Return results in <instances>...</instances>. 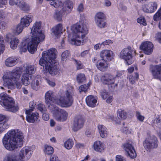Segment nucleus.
Wrapping results in <instances>:
<instances>
[{"mask_svg": "<svg viewBox=\"0 0 161 161\" xmlns=\"http://www.w3.org/2000/svg\"><path fill=\"white\" fill-rule=\"evenodd\" d=\"M21 73V69L20 68H17L14 71L9 73L10 76H8V78L4 80L8 88L14 89L15 87L14 83L16 84L17 89H19L21 87L22 85L19 81Z\"/></svg>", "mask_w": 161, "mask_h": 161, "instance_id": "obj_6", "label": "nucleus"}, {"mask_svg": "<svg viewBox=\"0 0 161 161\" xmlns=\"http://www.w3.org/2000/svg\"><path fill=\"white\" fill-rule=\"evenodd\" d=\"M158 142L157 138L153 136L147 138L143 142V145L146 150L149 152L152 149L157 148Z\"/></svg>", "mask_w": 161, "mask_h": 161, "instance_id": "obj_11", "label": "nucleus"}, {"mask_svg": "<svg viewBox=\"0 0 161 161\" xmlns=\"http://www.w3.org/2000/svg\"><path fill=\"white\" fill-rule=\"evenodd\" d=\"M135 51L133 49L130 47H128L121 50L119 54V57L124 60L128 65H130L133 62L132 57L135 55Z\"/></svg>", "mask_w": 161, "mask_h": 161, "instance_id": "obj_8", "label": "nucleus"}, {"mask_svg": "<svg viewBox=\"0 0 161 161\" xmlns=\"http://www.w3.org/2000/svg\"><path fill=\"white\" fill-rule=\"evenodd\" d=\"M136 117L137 119L141 122H143L145 119L144 116L142 115L141 113L138 111L136 113Z\"/></svg>", "mask_w": 161, "mask_h": 161, "instance_id": "obj_50", "label": "nucleus"}, {"mask_svg": "<svg viewBox=\"0 0 161 161\" xmlns=\"http://www.w3.org/2000/svg\"><path fill=\"white\" fill-rule=\"evenodd\" d=\"M36 69L34 66L28 65L26 66L25 70V73H27L30 75L34 73Z\"/></svg>", "mask_w": 161, "mask_h": 161, "instance_id": "obj_36", "label": "nucleus"}, {"mask_svg": "<svg viewBox=\"0 0 161 161\" xmlns=\"http://www.w3.org/2000/svg\"><path fill=\"white\" fill-rule=\"evenodd\" d=\"M43 151L45 154L48 155L52 154L54 151L52 147L47 145L44 146Z\"/></svg>", "mask_w": 161, "mask_h": 161, "instance_id": "obj_34", "label": "nucleus"}, {"mask_svg": "<svg viewBox=\"0 0 161 161\" xmlns=\"http://www.w3.org/2000/svg\"><path fill=\"white\" fill-rule=\"evenodd\" d=\"M71 33L69 35L72 45L80 46L81 41L88 32L86 25L85 24H76L71 27Z\"/></svg>", "mask_w": 161, "mask_h": 161, "instance_id": "obj_4", "label": "nucleus"}, {"mask_svg": "<svg viewBox=\"0 0 161 161\" xmlns=\"http://www.w3.org/2000/svg\"><path fill=\"white\" fill-rule=\"evenodd\" d=\"M45 80L51 86L54 87L55 86V83L50 79L46 78Z\"/></svg>", "mask_w": 161, "mask_h": 161, "instance_id": "obj_56", "label": "nucleus"}, {"mask_svg": "<svg viewBox=\"0 0 161 161\" xmlns=\"http://www.w3.org/2000/svg\"><path fill=\"white\" fill-rule=\"evenodd\" d=\"M107 98H106L105 100L106 99V102L108 103H110L113 101V97L109 94Z\"/></svg>", "mask_w": 161, "mask_h": 161, "instance_id": "obj_57", "label": "nucleus"}, {"mask_svg": "<svg viewBox=\"0 0 161 161\" xmlns=\"http://www.w3.org/2000/svg\"><path fill=\"white\" fill-rule=\"evenodd\" d=\"M115 161H126L125 159L121 155H117L115 157Z\"/></svg>", "mask_w": 161, "mask_h": 161, "instance_id": "obj_54", "label": "nucleus"}, {"mask_svg": "<svg viewBox=\"0 0 161 161\" xmlns=\"http://www.w3.org/2000/svg\"><path fill=\"white\" fill-rule=\"evenodd\" d=\"M56 52L57 50L53 48L47 52H43L39 61V64L52 75H57L59 71V64L56 59Z\"/></svg>", "mask_w": 161, "mask_h": 161, "instance_id": "obj_1", "label": "nucleus"}, {"mask_svg": "<svg viewBox=\"0 0 161 161\" xmlns=\"http://www.w3.org/2000/svg\"><path fill=\"white\" fill-rule=\"evenodd\" d=\"M114 56V54L111 50H103L100 53V57L102 59L105 61H110L113 60Z\"/></svg>", "mask_w": 161, "mask_h": 161, "instance_id": "obj_17", "label": "nucleus"}, {"mask_svg": "<svg viewBox=\"0 0 161 161\" xmlns=\"http://www.w3.org/2000/svg\"><path fill=\"white\" fill-rule=\"evenodd\" d=\"M23 134L18 130L8 131L2 138V142L4 147L9 151H14L23 146Z\"/></svg>", "mask_w": 161, "mask_h": 161, "instance_id": "obj_3", "label": "nucleus"}, {"mask_svg": "<svg viewBox=\"0 0 161 161\" xmlns=\"http://www.w3.org/2000/svg\"><path fill=\"white\" fill-rule=\"evenodd\" d=\"M85 122L84 118L80 115L76 116L74 119L72 129L74 131H77L84 126Z\"/></svg>", "mask_w": 161, "mask_h": 161, "instance_id": "obj_13", "label": "nucleus"}, {"mask_svg": "<svg viewBox=\"0 0 161 161\" xmlns=\"http://www.w3.org/2000/svg\"><path fill=\"white\" fill-rule=\"evenodd\" d=\"M8 119V117L7 116L0 114V124H2V123L7 122Z\"/></svg>", "mask_w": 161, "mask_h": 161, "instance_id": "obj_47", "label": "nucleus"}, {"mask_svg": "<svg viewBox=\"0 0 161 161\" xmlns=\"http://www.w3.org/2000/svg\"><path fill=\"white\" fill-rule=\"evenodd\" d=\"M50 2V5L55 8H60L63 6V3L58 0H46Z\"/></svg>", "mask_w": 161, "mask_h": 161, "instance_id": "obj_32", "label": "nucleus"}, {"mask_svg": "<svg viewBox=\"0 0 161 161\" xmlns=\"http://www.w3.org/2000/svg\"><path fill=\"white\" fill-rule=\"evenodd\" d=\"M155 37L158 41L161 43V32L157 33L155 36Z\"/></svg>", "mask_w": 161, "mask_h": 161, "instance_id": "obj_62", "label": "nucleus"}, {"mask_svg": "<svg viewBox=\"0 0 161 161\" xmlns=\"http://www.w3.org/2000/svg\"><path fill=\"white\" fill-rule=\"evenodd\" d=\"M95 22L97 26L100 28H104L107 26V24L105 21V19L97 20Z\"/></svg>", "mask_w": 161, "mask_h": 161, "instance_id": "obj_38", "label": "nucleus"}, {"mask_svg": "<svg viewBox=\"0 0 161 161\" xmlns=\"http://www.w3.org/2000/svg\"><path fill=\"white\" fill-rule=\"evenodd\" d=\"M25 113L26 114V119L29 122L34 123L38 118L39 114L37 113H31L30 110H26Z\"/></svg>", "mask_w": 161, "mask_h": 161, "instance_id": "obj_21", "label": "nucleus"}, {"mask_svg": "<svg viewBox=\"0 0 161 161\" xmlns=\"http://www.w3.org/2000/svg\"><path fill=\"white\" fill-rule=\"evenodd\" d=\"M42 118L43 120L45 121H47L49 119V114L45 112H44L43 113Z\"/></svg>", "mask_w": 161, "mask_h": 161, "instance_id": "obj_61", "label": "nucleus"}, {"mask_svg": "<svg viewBox=\"0 0 161 161\" xmlns=\"http://www.w3.org/2000/svg\"><path fill=\"white\" fill-rule=\"evenodd\" d=\"M34 150V147L33 146L23 147L19 151V158L21 161L27 160L31 157Z\"/></svg>", "mask_w": 161, "mask_h": 161, "instance_id": "obj_12", "label": "nucleus"}, {"mask_svg": "<svg viewBox=\"0 0 161 161\" xmlns=\"http://www.w3.org/2000/svg\"><path fill=\"white\" fill-rule=\"evenodd\" d=\"M98 131L101 136L103 138H106L108 134L107 128L102 125L99 124L97 125Z\"/></svg>", "mask_w": 161, "mask_h": 161, "instance_id": "obj_26", "label": "nucleus"}, {"mask_svg": "<svg viewBox=\"0 0 161 161\" xmlns=\"http://www.w3.org/2000/svg\"><path fill=\"white\" fill-rule=\"evenodd\" d=\"M73 88L71 86H68L64 93V95L60 97L57 100V104L62 107H70L74 102Z\"/></svg>", "mask_w": 161, "mask_h": 161, "instance_id": "obj_7", "label": "nucleus"}, {"mask_svg": "<svg viewBox=\"0 0 161 161\" xmlns=\"http://www.w3.org/2000/svg\"><path fill=\"white\" fill-rule=\"evenodd\" d=\"M149 70L153 78L161 80V64L150 65Z\"/></svg>", "mask_w": 161, "mask_h": 161, "instance_id": "obj_15", "label": "nucleus"}, {"mask_svg": "<svg viewBox=\"0 0 161 161\" xmlns=\"http://www.w3.org/2000/svg\"><path fill=\"white\" fill-rule=\"evenodd\" d=\"M45 100L46 103L48 105L50 109L55 107L52 103H55L57 104V101L58 99H55L53 95V92L52 91H49L45 93Z\"/></svg>", "mask_w": 161, "mask_h": 161, "instance_id": "obj_16", "label": "nucleus"}, {"mask_svg": "<svg viewBox=\"0 0 161 161\" xmlns=\"http://www.w3.org/2000/svg\"><path fill=\"white\" fill-rule=\"evenodd\" d=\"M31 77V75H30L27 73H24L22 75L21 79L22 84L25 86L29 85L30 83L29 80Z\"/></svg>", "mask_w": 161, "mask_h": 161, "instance_id": "obj_29", "label": "nucleus"}, {"mask_svg": "<svg viewBox=\"0 0 161 161\" xmlns=\"http://www.w3.org/2000/svg\"><path fill=\"white\" fill-rule=\"evenodd\" d=\"M50 110L53 114L54 118L56 120L64 122L67 120L68 114L66 111L56 106Z\"/></svg>", "mask_w": 161, "mask_h": 161, "instance_id": "obj_9", "label": "nucleus"}, {"mask_svg": "<svg viewBox=\"0 0 161 161\" xmlns=\"http://www.w3.org/2000/svg\"><path fill=\"white\" fill-rule=\"evenodd\" d=\"M97 66L99 70L102 71H106L108 67V64L106 63L102 62L98 63Z\"/></svg>", "mask_w": 161, "mask_h": 161, "instance_id": "obj_33", "label": "nucleus"}, {"mask_svg": "<svg viewBox=\"0 0 161 161\" xmlns=\"http://www.w3.org/2000/svg\"><path fill=\"white\" fill-rule=\"evenodd\" d=\"M101 80L103 83L107 85L114 84L115 80L114 77L108 73H105L102 76Z\"/></svg>", "mask_w": 161, "mask_h": 161, "instance_id": "obj_20", "label": "nucleus"}, {"mask_svg": "<svg viewBox=\"0 0 161 161\" xmlns=\"http://www.w3.org/2000/svg\"><path fill=\"white\" fill-rule=\"evenodd\" d=\"M64 7L62 8L64 11L66 13V15H68L72 11L74 7L73 2L70 0H67L63 3Z\"/></svg>", "mask_w": 161, "mask_h": 161, "instance_id": "obj_23", "label": "nucleus"}, {"mask_svg": "<svg viewBox=\"0 0 161 161\" xmlns=\"http://www.w3.org/2000/svg\"><path fill=\"white\" fill-rule=\"evenodd\" d=\"M153 19L154 21H157L161 19V7L156 13L154 15Z\"/></svg>", "mask_w": 161, "mask_h": 161, "instance_id": "obj_45", "label": "nucleus"}, {"mask_svg": "<svg viewBox=\"0 0 161 161\" xmlns=\"http://www.w3.org/2000/svg\"><path fill=\"white\" fill-rule=\"evenodd\" d=\"M87 87L86 85H83L81 86L80 87V92H85L87 89Z\"/></svg>", "mask_w": 161, "mask_h": 161, "instance_id": "obj_60", "label": "nucleus"}, {"mask_svg": "<svg viewBox=\"0 0 161 161\" xmlns=\"http://www.w3.org/2000/svg\"><path fill=\"white\" fill-rule=\"evenodd\" d=\"M84 9V5L83 3H80L78 5L76 10L79 13L83 12Z\"/></svg>", "mask_w": 161, "mask_h": 161, "instance_id": "obj_52", "label": "nucleus"}, {"mask_svg": "<svg viewBox=\"0 0 161 161\" xmlns=\"http://www.w3.org/2000/svg\"><path fill=\"white\" fill-rule=\"evenodd\" d=\"M0 104L7 111L15 113L19 109L18 106L15 105L13 98L10 97L6 93L0 94Z\"/></svg>", "mask_w": 161, "mask_h": 161, "instance_id": "obj_5", "label": "nucleus"}, {"mask_svg": "<svg viewBox=\"0 0 161 161\" xmlns=\"http://www.w3.org/2000/svg\"><path fill=\"white\" fill-rule=\"evenodd\" d=\"M117 114L118 118L120 119L124 120L127 118V114L123 110L121 109L118 110Z\"/></svg>", "mask_w": 161, "mask_h": 161, "instance_id": "obj_39", "label": "nucleus"}, {"mask_svg": "<svg viewBox=\"0 0 161 161\" xmlns=\"http://www.w3.org/2000/svg\"><path fill=\"white\" fill-rule=\"evenodd\" d=\"M123 145L127 155L131 158H134L136 157V154L131 141L127 142Z\"/></svg>", "mask_w": 161, "mask_h": 161, "instance_id": "obj_14", "label": "nucleus"}, {"mask_svg": "<svg viewBox=\"0 0 161 161\" xmlns=\"http://www.w3.org/2000/svg\"><path fill=\"white\" fill-rule=\"evenodd\" d=\"M157 4L155 2H151L143 5V11L147 13H152L154 12L157 8Z\"/></svg>", "mask_w": 161, "mask_h": 161, "instance_id": "obj_19", "label": "nucleus"}, {"mask_svg": "<svg viewBox=\"0 0 161 161\" xmlns=\"http://www.w3.org/2000/svg\"><path fill=\"white\" fill-rule=\"evenodd\" d=\"M33 19V17L31 15L28 14L24 16L21 19L20 22L16 27L15 34L19 35L21 33L24 28L29 25Z\"/></svg>", "mask_w": 161, "mask_h": 161, "instance_id": "obj_10", "label": "nucleus"}, {"mask_svg": "<svg viewBox=\"0 0 161 161\" xmlns=\"http://www.w3.org/2000/svg\"><path fill=\"white\" fill-rule=\"evenodd\" d=\"M19 42V39L16 38H12L10 43L11 48L13 49H15L17 47Z\"/></svg>", "mask_w": 161, "mask_h": 161, "instance_id": "obj_37", "label": "nucleus"}, {"mask_svg": "<svg viewBox=\"0 0 161 161\" xmlns=\"http://www.w3.org/2000/svg\"><path fill=\"white\" fill-rule=\"evenodd\" d=\"M74 144L73 141L71 139H69L64 142V147L67 149L69 150L72 148Z\"/></svg>", "mask_w": 161, "mask_h": 161, "instance_id": "obj_35", "label": "nucleus"}, {"mask_svg": "<svg viewBox=\"0 0 161 161\" xmlns=\"http://www.w3.org/2000/svg\"><path fill=\"white\" fill-rule=\"evenodd\" d=\"M121 131L125 133L126 134H129L130 132L128 128L126 127H124L121 129Z\"/></svg>", "mask_w": 161, "mask_h": 161, "instance_id": "obj_64", "label": "nucleus"}, {"mask_svg": "<svg viewBox=\"0 0 161 161\" xmlns=\"http://www.w3.org/2000/svg\"><path fill=\"white\" fill-rule=\"evenodd\" d=\"M2 125H3L1 127L3 131L5 129H8L9 127V125L6 122H5L3 123H2Z\"/></svg>", "mask_w": 161, "mask_h": 161, "instance_id": "obj_63", "label": "nucleus"}, {"mask_svg": "<svg viewBox=\"0 0 161 161\" xmlns=\"http://www.w3.org/2000/svg\"><path fill=\"white\" fill-rule=\"evenodd\" d=\"M97 97L92 95L88 96L86 99V102L87 105L91 107H94L96 106L97 102Z\"/></svg>", "mask_w": 161, "mask_h": 161, "instance_id": "obj_24", "label": "nucleus"}, {"mask_svg": "<svg viewBox=\"0 0 161 161\" xmlns=\"http://www.w3.org/2000/svg\"><path fill=\"white\" fill-rule=\"evenodd\" d=\"M36 104L33 101H31L29 105L30 109L28 110H30V111H32L36 107Z\"/></svg>", "mask_w": 161, "mask_h": 161, "instance_id": "obj_55", "label": "nucleus"}, {"mask_svg": "<svg viewBox=\"0 0 161 161\" xmlns=\"http://www.w3.org/2000/svg\"><path fill=\"white\" fill-rule=\"evenodd\" d=\"M137 22L141 24L144 25H146L147 24L146 21L144 17H140L137 19Z\"/></svg>", "mask_w": 161, "mask_h": 161, "instance_id": "obj_49", "label": "nucleus"}, {"mask_svg": "<svg viewBox=\"0 0 161 161\" xmlns=\"http://www.w3.org/2000/svg\"><path fill=\"white\" fill-rule=\"evenodd\" d=\"M41 24L40 22L35 23L31 29L32 33L31 40L27 45L24 42L22 43V46L20 48V52H25L28 49L31 53H34L36 50L37 46L41 42L43 41L45 36L41 30Z\"/></svg>", "mask_w": 161, "mask_h": 161, "instance_id": "obj_2", "label": "nucleus"}, {"mask_svg": "<svg viewBox=\"0 0 161 161\" xmlns=\"http://www.w3.org/2000/svg\"><path fill=\"white\" fill-rule=\"evenodd\" d=\"M76 80L78 83L84 82L86 80V77L84 74L80 73L78 74L76 77Z\"/></svg>", "mask_w": 161, "mask_h": 161, "instance_id": "obj_41", "label": "nucleus"}, {"mask_svg": "<svg viewBox=\"0 0 161 161\" xmlns=\"http://www.w3.org/2000/svg\"><path fill=\"white\" fill-rule=\"evenodd\" d=\"M64 15H66L64 11L62 8L60 10H57L55 11L54 14V18L58 21H60L62 20V17Z\"/></svg>", "mask_w": 161, "mask_h": 161, "instance_id": "obj_30", "label": "nucleus"}, {"mask_svg": "<svg viewBox=\"0 0 161 161\" xmlns=\"http://www.w3.org/2000/svg\"><path fill=\"white\" fill-rule=\"evenodd\" d=\"M94 148L96 151L102 152L104 150V146L103 144L101 142L97 141L94 143Z\"/></svg>", "mask_w": 161, "mask_h": 161, "instance_id": "obj_28", "label": "nucleus"}, {"mask_svg": "<svg viewBox=\"0 0 161 161\" xmlns=\"http://www.w3.org/2000/svg\"><path fill=\"white\" fill-rule=\"evenodd\" d=\"M7 25L6 23L3 21L0 20V29H4Z\"/></svg>", "mask_w": 161, "mask_h": 161, "instance_id": "obj_59", "label": "nucleus"}, {"mask_svg": "<svg viewBox=\"0 0 161 161\" xmlns=\"http://www.w3.org/2000/svg\"><path fill=\"white\" fill-rule=\"evenodd\" d=\"M17 6L23 11H26L29 10L30 7L24 0H17Z\"/></svg>", "mask_w": 161, "mask_h": 161, "instance_id": "obj_25", "label": "nucleus"}, {"mask_svg": "<svg viewBox=\"0 0 161 161\" xmlns=\"http://www.w3.org/2000/svg\"><path fill=\"white\" fill-rule=\"evenodd\" d=\"M37 108L42 113L45 112L47 110L45 105L42 104H40L38 105Z\"/></svg>", "mask_w": 161, "mask_h": 161, "instance_id": "obj_51", "label": "nucleus"}, {"mask_svg": "<svg viewBox=\"0 0 161 161\" xmlns=\"http://www.w3.org/2000/svg\"><path fill=\"white\" fill-rule=\"evenodd\" d=\"M109 94L108 92L105 90H102L100 92V95L103 100H105Z\"/></svg>", "mask_w": 161, "mask_h": 161, "instance_id": "obj_46", "label": "nucleus"}, {"mask_svg": "<svg viewBox=\"0 0 161 161\" xmlns=\"http://www.w3.org/2000/svg\"><path fill=\"white\" fill-rule=\"evenodd\" d=\"M18 62L17 58L11 57L6 59L5 62V64L7 66L12 67L16 65Z\"/></svg>", "mask_w": 161, "mask_h": 161, "instance_id": "obj_27", "label": "nucleus"}, {"mask_svg": "<svg viewBox=\"0 0 161 161\" xmlns=\"http://www.w3.org/2000/svg\"><path fill=\"white\" fill-rule=\"evenodd\" d=\"M62 26L61 24H58L52 29V32L56 36H58L62 33Z\"/></svg>", "mask_w": 161, "mask_h": 161, "instance_id": "obj_31", "label": "nucleus"}, {"mask_svg": "<svg viewBox=\"0 0 161 161\" xmlns=\"http://www.w3.org/2000/svg\"><path fill=\"white\" fill-rule=\"evenodd\" d=\"M135 76L130 75L127 76V79H129L130 83L132 84H134L136 80L139 78V75L137 73H135Z\"/></svg>", "mask_w": 161, "mask_h": 161, "instance_id": "obj_40", "label": "nucleus"}, {"mask_svg": "<svg viewBox=\"0 0 161 161\" xmlns=\"http://www.w3.org/2000/svg\"><path fill=\"white\" fill-rule=\"evenodd\" d=\"M105 19L104 14L102 12H98L97 14L95 17V21L97 20Z\"/></svg>", "mask_w": 161, "mask_h": 161, "instance_id": "obj_44", "label": "nucleus"}, {"mask_svg": "<svg viewBox=\"0 0 161 161\" xmlns=\"http://www.w3.org/2000/svg\"><path fill=\"white\" fill-rule=\"evenodd\" d=\"M113 43L112 40H107L105 41L102 42V44L103 46H104L107 45H109Z\"/></svg>", "mask_w": 161, "mask_h": 161, "instance_id": "obj_58", "label": "nucleus"}, {"mask_svg": "<svg viewBox=\"0 0 161 161\" xmlns=\"http://www.w3.org/2000/svg\"><path fill=\"white\" fill-rule=\"evenodd\" d=\"M141 50H143L146 54L150 55L153 52L154 45L149 41H146L142 42L140 46Z\"/></svg>", "mask_w": 161, "mask_h": 161, "instance_id": "obj_18", "label": "nucleus"}, {"mask_svg": "<svg viewBox=\"0 0 161 161\" xmlns=\"http://www.w3.org/2000/svg\"><path fill=\"white\" fill-rule=\"evenodd\" d=\"M3 43V40L1 38L0 39V55L3 53L5 49V47Z\"/></svg>", "mask_w": 161, "mask_h": 161, "instance_id": "obj_48", "label": "nucleus"}, {"mask_svg": "<svg viewBox=\"0 0 161 161\" xmlns=\"http://www.w3.org/2000/svg\"><path fill=\"white\" fill-rule=\"evenodd\" d=\"M42 82V79L40 75L36 76L31 83L32 88L35 90H38Z\"/></svg>", "mask_w": 161, "mask_h": 161, "instance_id": "obj_22", "label": "nucleus"}, {"mask_svg": "<svg viewBox=\"0 0 161 161\" xmlns=\"http://www.w3.org/2000/svg\"><path fill=\"white\" fill-rule=\"evenodd\" d=\"M70 53L67 50H66L62 53L61 55V59L63 62L66 61L68 58Z\"/></svg>", "mask_w": 161, "mask_h": 161, "instance_id": "obj_43", "label": "nucleus"}, {"mask_svg": "<svg viewBox=\"0 0 161 161\" xmlns=\"http://www.w3.org/2000/svg\"><path fill=\"white\" fill-rule=\"evenodd\" d=\"M3 161H18L16 157L14 155L9 154L4 159Z\"/></svg>", "mask_w": 161, "mask_h": 161, "instance_id": "obj_42", "label": "nucleus"}, {"mask_svg": "<svg viewBox=\"0 0 161 161\" xmlns=\"http://www.w3.org/2000/svg\"><path fill=\"white\" fill-rule=\"evenodd\" d=\"M75 61L77 69H80L83 68V66L80 61H77L76 60H75Z\"/></svg>", "mask_w": 161, "mask_h": 161, "instance_id": "obj_53", "label": "nucleus"}]
</instances>
